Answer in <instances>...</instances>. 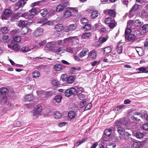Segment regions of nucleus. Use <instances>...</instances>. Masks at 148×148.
Wrapping results in <instances>:
<instances>
[{
	"instance_id": "nucleus-1",
	"label": "nucleus",
	"mask_w": 148,
	"mask_h": 148,
	"mask_svg": "<svg viewBox=\"0 0 148 148\" xmlns=\"http://www.w3.org/2000/svg\"><path fill=\"white\" fill-rule=\"evenodd\" d=\"M147 115L144 114H141L138 112H134L131 118L132 120L134 121H138L140 120V118L141 117L143 119H145Z\"/></svg>"
},
{
	"instance_id": "nucleus-2",
	"label": "nucleus",
	"mask_w": 148,
	"mask_h": 148,
	"mask_svg": "<svg viewBox=\"0 0 148 148\" xmlns=\"http://www.w3.org/2000/svg\"><path fill=\"white\" fill-rule=\"evenodd\" d=\"M77 88H75L72 87L66 90L64 92L65 95L68 97L76 94L77 93Z\"/></svg>"
},
{
	"instance_id": "nucleus-3",
	"label": "nucleus",
	"mask_w": 148,
	"mask_h": 148,
	"mask_svg": "<svg viewBox=\"0 0 148 148\" xmlns=\"http://www.w3.org/2000/svg\"><path fill=\"white\" fill-rule=\"evenodd\" d=\"M111 129H106L105 130L104 134L102 136V139L104 141H108L109 138H108L111 135L112 133Z\"/></svg>"
},
{
	"instance_id": "nucleus-4",
	"label": "nucleus",
	"mask_w": 148,
	"mask_h": 148,
	"mask_svg": "<svg viewBox=\"0 0 148 148\" xmlns=\"http://www.w3.org/2000/svg\"><path fill=\"white\" fill-rule=\"evenodd\" d=\"M125 40L129 42L135 41L136 39V36L133 34H130L128 36H125Z\"/></svg>"
},
{
	"instance_id": "nucleus-5",
	"label": "nucleus",
	"mask_w": 148,
	"mask_h": 148,
	"mask_svg": "<svg viewBox=\"0 0 148 148\" xmlns=\"http://www.w3.org/2000/svg\"><path fill=\"white\" fill-rule=\"evenodd\" d=\"M3 13L2 16V18L7 19V18L10 16L11 11L9 9H5Z\"/></svg>"
},
{
	"instance_id": "nucleus-6",
	"label": "nucleus",
	"mask_w": 148,
	"mask_h": 148,
	"mask_svg": "<svg viewBox=\"0 0 148 148\" xmlns=\"http://www.w3.org/2000/svg\"><path fill=\"white\" fill-rule=\"evenodd\" d=\"M43 32V29L41 27H39L36 29L33 32V34L36 36H38L42 35Z\"/></svg>"
},
{
	"instance_id": "nucleus-7",
	"label": "nucleus",
	"mask_w": 148,
	"mask_h": 148,
	"mask_svg": "<svg viewBox=\"0 0 148 148\" xmlns=\"http://www.w3.org/2000/svg\"><path fill=\"white\" fill-rule=\"evenodd\" d=\"M36 47L35 46L34 47L31 46L30 47L27 46L23 47H22L21 50L23 52H26L31 50H32L35 48H36Z\"/></svg>"
},
{
	"instance_id": "nucleus-8",
	"label": "nucleus",
	"mask_w": 148,
	"mask_h": 148,
	"mask_svg": "<svg viewBox=\"0 0 148 148\" xmlns=\"http://www.w3.org/2000/svg\"><path fill=\"white\" fill-rule=\"evenodd\" d=\"M138 8V5L136 4L134 5L132 8L130 12V16H132L134 14V12L136 11Z\"/></svg>"
},
{
	"instance_id": "nucleus-9",
	"label": "nucleus",
	"mask_w": 148,
	"mask_h": 148,
	"mask_svg": "<svg viewBox=\"0 0 148 148\" xmlns=\"http://www.w3.org/2000/svg\"><path fill=\"white\" fill-rule=\"evenodd\" d=\"M133 135L136 136L137 138L141 139L144 136L143 133L139 132H133Z\"/></svg>"
},
{
	"instance_id": "nucleus-10",
	"label": "nucleus",
	"mask_w": 148,
	"mask_h": 148,
	"mask_svg": "<svg viewBox=\"0 0 148 148\" xmlns=\"http://www.w3.org/2000/svg\"><path fill=\"white\" fill-rule=\"evenodd\" d=\"M56 46L55 42H49L47 44V47L50 50L55 48Z\"/></svg>"
},
{
	"instance_id": "nucleus-11",
	"label": "nucleus",
	"mask_w": 148,
	"mask_h": 148,
	"mask_svg": "<svg viewBox=\"0 0 148 148\" xmlns=\"http://www.w3.org/2000/svg\"><path fill=\"white\" fill-rule=\"evenodd\" d=\"M24 14V13L18 12L16 14L14 15L11 16V20L12 21H13L15 19H18V18L20 17H23Z\"/></svg>"
},
{
	"instance_id": "nucleus-12",
	"label": "nucleus",
	"mask_w": 148,
	"mask_h": 148,
	"mask_svg": "<svg viewBox=\"0 0 148 148\" xmlns=\"http://www.w3.org/2000/svg\"><path fill=\"white\" fill-rule=\"evenodd\" d=\"M72 16L71 11L70 8L65 10L64 13V16L66 18L70 17Z\"/></svg>"
},
{
	"instance_id": "nucleus-13",
	"label": "nucleus",
	"mask_w": 148,
	"mask_h": 148,
	"mask_svg": "<svg viewBox=\"0 0 148 148\" xmlns=\"http://www.w3.org/2000/svg\"><path fill=\"white\" fill-rule=\"evenodd\" d=\"M97 56L96 52L93 51H92L88 53V57L92 60L95 59Z\"/></svg>"
},
{
	"instance_id": "nucleus-14",
	"label": "nucleus",
	"mask_w": 148,
	"mask_h": 148,
	"mask_svg": "<svg viewBox=\"0 0 148 148\" xmlns=\"http://www.w3.org/2000/svg\"><path fill=\"white\" fill-rule=\"evenodd\" d=\"M124 137L125 140L126 141H129L132 140L131 135L128 132H126L124 134Z\"/></svg>"
},
{
	"instance_id": "nucleus-15",
	"label": "nucleus",
	"mask_w": 148,
	"mask_h": 148,
	"mask_svg": "<svg viewBox=\"0 0 148 148\" xmlns=\"http://www.w3.org/2000/svg\"><path fill=\"white\" fill-rule=\"evenodd\" d=\"M7 100V97L3 95H0V102L2 104L5 103Z\"/></svg>"
},
{
	"instance_id": "nucleus-16",
	"label": "nucleus",
	"mask_w": 148,
	"mask_h": 148,
	"mask_svg": "<svg viewBox=\"0 0 148 148\" xmlns=\"http://www.w3.org/2000/svg\"><path fill=\"white\" fill-rule=\"evenodd\" d=\"M27 21H19L18 22L17 25L19 27H24L27 24Z\"/></svg>"
},
{
	"instance_id": "nucleus-17",
	"label": "nucleus",
	"mask_w": 148,
	"mask_h": 148,
	"mask_svg": "<svg viewBox=\"0 0 148 148\" xmlns=\"http://www.w3.org/2000/svg\"><path fill=\"white\" fill-rule=\"evenodd\" d=\"M111 48L110 47H107L104 48L103 50V55L106 56L107 54L109 53L111 51Z\"/></svg>"
},
{
	"instance_id": "nucleus-18",
	"label": "nucleus",
	"mask_w": 148,
	"mask_h": 148,
	"mask_svg": "<svg viewBox=\"0 0 148 148\" xmlns=\"http://www.w3.org/2000/svg\"><path fill=\"white\" fill-rule=\"evenodd\" d=\"M77 25L76 24H72L69 25L68 26V27H67V31H68L70 30H73L77 28Z\"/></svg>"
},
{
	"instance_id": "nucleus-19",
	"label": "nucleus",
	"mask_w": 148,
	"mask_h": 148,
	"mask_svg": "<svg viewBox=\"0 0 148 148\" xmlns=\"http://www.w3.org/2000/svg\"><path fill=\"white\" fill-rule=\"evenodd\" d=\"M28 30V28L25 27H23L20 31V33L22 35H25L27 33Z\"/></svg>"
},
{
	"instance_id": "nucleus-20",
	"label": "nucleus",
	"mask_w": 148,
	"mask_h": 148,
	"mask_svg": "<svg viewBox=\"0 0 148 148\" xmlns=\"http://www.w3.org/2000/svg\"><path fill=\"white\" fill-rule=\"evenodd\" d=\"M117 131L121 135H123L126 132L124 128L121 127H119L117 128Z\"/></svg>"
},
{
	"instance_id": "nucleus-21",
	"label": "nucleus",
	"mask_w": 148,
	"mask_h": 148,
	"mask_svg": "<svg viewBox=\"0 0 148 148\" xmlns=\"http://www.w3.org/2000/svg\"><path fill=\"white\" fill-rule=\"evenodd\" d=\"M68 116L69 118L73 119L76 116V114L74 111L69 112L68 113Z\"/></svg>"
},
{
	"instance_id": "nucleus-22",
	"label": "nucleus",
	"mask_w": 148,
	"mask_h": 148,
	"mask_svg": "<svg viewBox=\"0 0 148 148\" xmlns=\"http://www.w3.org/2000/svg\"><path fill=\"white\" fill-rule=\"evenodd\" d=\"M55 29L57 32H60L63 28V26L60 24H57L55 25Z\"/></svg>"
},
{
	"instance_id": "nucleus-23",
	"label": "nucleus",
	"mask_w": 148,
	"mask_h": 148,
	"mask_svg": "<svg viewBox=\"0 0 148 148\" xmlns=\"http://www.w3.org/2000/svg\"><path fill=\"white\" fill-rule=\"evenodd\" d=\"M31 114L33 118L34 119H36L38 117L39 113L34 110L31 112Z\"/></svg>"
},
{
	"instance_id": "nucleus-24",
	"label": "nucleus",
	"mask_w": 148,
	"mask_h": 148,
	"mask_svg": "<svg viewBox=\"0 0 148 148\" xmlns=\"http://www.w3.org/2000/svg\"><path fill=\"white\" fill-rule=\"evenodd\" d=\"M138 70L139 71L136 72L134 73H133L137 74L141 73H145L146 72V68L144 67H140L138 69Z\"/></svg>"
},
{
	"instance_id": "nucleus-25",
	"label": "nucleus",
	"mask_w": 148,
	"mask_h": 148,
	"mask_svg": "<svg viewBox=\"0 0 148 148\" xmlns=\"http://www.w3.org/2000/svg\"><path fill=\"white\" fill-rule=\"evenodd\" d=\"M32 75L34 78H37L40 76V73L38 71H35L32 72Z\"/></svg>"
},
{
	"instance_id": "nucleus-26",
	"label": "nucleus",
	"mask_w": 148,
	"mask_h": 148,
	"mask_svg": "<svg viewBox=\"0 0 148 148\" xmlns=\"http://www.w3.org/2000/svg\"><path fill=\"white\" fill-rule=\"evenodd\" d=\"M8 92V89L5 88H0V95H3L7 93Z\"/></svg>"
},
{
	"instance_id": "nucleus-27",
	"label": "nucleus",
	"mask_w": 148,
	"mask_h": 148,
	"mask_svg": "<svg viewBox=\"0 0 148 148\" xmlns=\"http://www.w3.org/2000/svg\"><path fill=\"white\" fill-rule=\"evenodd\" d=\"M98 15V12L97 11L93 10L92 12L90 17L94 19L97 17Z\"/></svg>"
},
{
	"instance_id": "nucleus-28",
	"label": "nucleus",
	"mask_w": 148,
	"mask_h": 148,
	"mask_svg": "<svg viewBox=\"0 0 148 148\" xmlns=\"http://www.w3.org/2000/svg\"><path fill=\"white\" fill-rule=\"evenodd\" d=\"M62 68V66L61 65L57 64H55L53 68L56 71H60V70Z\"/></svg>"
},
{
	"instance_id": "nucleus-29",
	"label": "nucleus",
	"mask_w": 148,
	"mask_h": 148,
	"mask_svg": "<svg viewBox=\"0 0 148 148\" xmlns=\"http://www.w3.org/2000/svg\"><path fill=\"white\" fill-rule=\"evenodd\" d=\"M88 52V51L86 50H83L79 54V56L82 58L84 56L86 55Z\"/></svg>"
},
{
	"instance_id": "nucleus-30",
	"label": "nucleus",
	"mask_w": 148,
	"mask_h": 148,
	"mask_svg": "<svg viewBox=\"0 0 148 148\" xmlns=\"http://www.w3.org/2000/svg\"><path fill=\"white\" fill-rule=\"evenodd\" d=\"M143 23V22L138 19L136 20L134 22V24L135 26L138 27L142 25Z\"/></svg>"
},
{
	"instance_id": "nucleus-31",
	"label": "nucleus",
	"mask_w": 148,
	"mask_h": 148,
	"mask_svg": "<svg viewBox=\"0 0 148 148\" xmlns=\"http://www.w3.org/2000/svg\"><path fill=\"white\" fill-rule=\"evenodd\" d=\"M116 24L117 23L116 22L114 19H113L112 22L109 24L108 26L111 28H113L116 26Z\"/></svg>"
},
{
	"instance_id": "nucleus-32",
	"label": "nucleus",
	"mask_w": 148,
	"mask_h": 148,
	"mask_svg": "<svg viewBox=\"0 0 148 148\" xmlns=\"http://www.w3.org/2000/svg\"><path fill=\"white\" fill-rule=\"evenodd\" d=\"M23 17L25 18L26 19H31L32 18V16L30 14L27 12L24 13Z\"/></svg>"
},
{
	"instance_id": "nucleus-33",
	"label": "nucleus",
	"mask_w": 148,
	"mask_h": 148,
	"mask_svg": "<svg viewBox=\"0 0 148 148\" xmlns=\"http://www.w3.org/2000/svg\"><path fill=\"white\" fill-rule=\"evenodd\" d=\"M40 12L42 17H45L47 14V11L46 9H44L40 10Z\"/></svg>"
},
{
	"instance_id": "nucleus-34",
	"label": "nucleus",
	"mask_w": 148,
	"mask_h": 148,
	"mask_svg": "<svg viewBox=\"0 0 148 148\" xmlns=\"http://www.w3.org/2000/svg\"><path fill=\"white\" fill-rule=\"evenodd\" d=\"M91 36V34L90 32L86 33L82 35V37L83 38H88Z\"/></svg>"
},
{
	"instance_id": "nucleus-35",
	"label": "nucleus",
	"mask_w": 148,
	"mask_h": 148,
	"mask_svg": "<svg viewBox=\"0 0 148 148\" xmlns=\"http://www.w3.org/2000/svg\"><path fill=\"white\" fill-rule=\"evenodd\" d=\"M80 22L83 25H85V24L88 23L89 21L87 18H82L80 20Z\"/></svg>"
},
{
	"instance_id": "nucleus-36",
	"label": "nucleus",
	"mask_w": 148,
	"mask_h": 148,
	"mask_svg": "<svg viewBox=\"0 0 148 148\" xmlns=\"http://www.w3.org/2000/svg\"><path fill=\"white\" fill-rule=\"evenodd\" d=\"M74 80V78L73 77V76H70L66 79V81L68 83L71 84L73 82Z\"/></svg>"
},
{
	"instance_id": "nucleus-37",
	"label": "nucleus",
	"mask_w": 148,
	"mask_h": 148,
	"mask_svg": "<svg viewBox=\"0 0 148 148\" xmlns=\"http://www.w3.org/2000/svg\"><path fill=\"white\" fill-rule=\"evenodd\" d=\"M61 116V113L59 112H56L54 113V116L55 119H58L60 118Z\"/></svg>"
},
{
	"instance_id": "nucleus-38",
	"label": "nucleus",
	"mask_w": 148,
	"mask_h": 148,
	"mask_svg": "<svg viewBox=\"0 0 148 148\" xmlns=\"http://www.w3.org/2000/svg\"><path fill=\"white\" fill-rule=\"evenodd\" d=\"M112 20L111 17L109 16L107 17L105 20V23L106 24H109L112 22Z\"/></svg>"
},
{
	"instance_id": "nucleus-39",
	"label": "nucleus",
	"mask_w": 148,
	"mask_h": 148,
	"mask_svg": "<svg viewBox=\"0 0 148 148\" xmlns=\"http://www.w3.org/2000/svg\"><path fill=\"white\" fill-rule=\"evenodd\" d=\"M9 28L8 27H2L1 30L3 33L6 34L8 33L9 30Z\"/></svg>"
},
{
	"instance_id": "nucleus-40",
	"label": "nucleus",
	"mask_w": 148,
	"mask_h": 148,
	"mask_svg": "<svg viewBox=\"0 0 148 148\" xmlns=\"http://www.w3.org/2000/svg\"><path fill=\"white\" fill-rule=\"evenodd\" d=\"M142 28L143 32H148V24L144 25Z\"/></svg>"
},
{
	"instance_id": "nucleus-41",
	"label": "nucleus",
	"mask_w": 148,
	"mask_h": 148,
	"mask_svg": "<svg viewBox=\"0 0 148 148\" xmlns=\"http://www.w3.org/2000/svg\"><path fill=\"white\" fill-rule=\"evenodd\" d=\"M25 100L27 101H30L33 99V97L31 94L27 95L25 97Z\"/></svg>"
},
{
	"instance_id": "nucleus-42",
	"label": "nucleus",
	"mask_w": 148,
	"mask_h": 148,
	"mask_svg": "<svg viewBox=\"0 0 148 148\" xmlns=\"http://www.w3.org/2000/svg\"><path fill=\"white\" fill-rule=\"evenodd\" d=\"M64 8V7L61 5H59L56 8V10L58 12L62 11Z\"/></svg>"
},
{
	"instance_id": "nucleus-43",
	"label": "nucleus",
	"mask_w": 148,
	"mask_h": 148,
	"mask_svg": "<svg viewBox=\"0 0 148 148\" xmlns=\"http://www.w3.org/2000/svg\"><path fill=\"white\" fill-rule=\"evenodd\" d=\"M109 14L111 16L114 17L116 14V12L114 10H109Z\"/></svg>"
},
{
	"instance_id": "nucleus-44",
	"label": "nucleus",
	"mask_w": 148,
	"mask_h": 148,
	"mask_svg": "<svg viewBox=\"0 0 148 148\" xmlns=\"http://www.w3.org/2000/svg\"><path fill=\"white\" fill-rule=\"evenodd\" d=\"M42 108L40 105H37L35 107V109L36 111L38 113L40 112L42 110Z\"/></svg>"
},
{
	"instance_id": "nucleus-45",
	"label": "nucleus",
	"mask_w": 148,
	"mask_h": 148,
	"mask_svg": "<svg viewBox=\"0 0 148 148\" xmlns=\"http://www.w3.org/2000/svg\"><path fill=\"white\" fill-rule=\"evenodd\" d=\"M102 43V38L101 37H100L99 38V40L97 41L95 43V45L97 47L99 46Z\"/></svg>"
},
{
	"instance_id": "nucleus-46",
	"label": "nucleus",
	"mask_w": 148,
	"mask_h": 148,
	"mask_svg": "<svg viewBox=\"0 0 148 148\" xmlns=\"http://www.w3.org/2000/svg\"><path fill=\"white\" fill-rule=\"evenodd\" d=\"M134 23L133 20H130L127 23V27H128L131 28L132 25H133V24Z\"/></svg>"
},
{
	"instance_id": "nucleus-47",
	"label": "nucleus",
	"mask_w": 148,
	"mask_h": 148,
	"mask_svg": "<svg viewBox=\"0 0 148 148\" xmlns=\"http://www.w3.org/2000/svg\"><path fill=\"white\" fill-rule=\"evenodd\" d=\"M3 41V42H7L9 40V37L8 36L4 35L2 38Z\"/></svg>"
},
{
	"instance_id": "nucleus-48",
	"label": "nucleus",
	"mask_w": 148,
	"mask_h": 148,
	"mask_svg": "<svg viewBox=\"0 0 148 148\" xmlns=\"http://www.w3.org/2000/svg\"><path fill=\"white\" fill-rule=\"evenodd\" d=\"M21 38L19 36H14L13 38V41L14 42H19L20 41Z\"/></svg>"
},
{
	"instance_id": "nucleus-49",
	"label": "nucleus",
	"mask_w": 148,
	"mask_h": 148,
	"mask_svg": "<svg viewBox=\"0 0 148 148\" xmlns=\"http://www.w3.org/2000/svg\"><path fill=\"white\" fill-rule=\"evenodd\" d=\"M84 29H85V30H89L91 28V26L89 24H85L83 27Z\"/></svg>"
},
{
	"instance_id": "nucleus-50",
	"label": "nucleus",
	"mask_w": 148,
	"mask_h": 148,
	"mask_svg": "<svg viewBox=\"0 0 148 148\" xmlns=\"http://www.w3.org/2000/svg\"><path fill=\"white\" fill-rule=\"evenodd\" d=\"M62 99L61 96L60 95L56 96L54 98V99L57 102H60Z\"/></svg>"
},
{
	"instance_id": "nucleus-51",
	"label": "nucleus",
	"mask_w": 148,
	"mask_h": 148,
	"mask_svg": "<svg viewBox=\"0 0 148 148\" xmlns=\"http://www.w3.org/2000/svg\"><path fill=\"white\" fill-rule=\"evenodd\" d=\"M36 10L35 8H32L29 11V12L32 16L34 15L36 13Z\"/></svg>"
},
{
	"instance_id": "nucleus-52",
	"label": "nucleus",
	"mask_w": 148,
	"mask_h": 148,
	"mask_svg": "<svg viewBox=\"0 0 148 148\" xmlns=\"http://www.w3.org/2000/svg\"><path fill=\"white\" fill-rule=\"evenodd\" d=\"M123 50V47L122 46H120V47L118 46L117 47V52L119 54H121V53L122 51V50Z\"/></svg>"
},
{
	"instance_id": "nucleus-53",
	"label": "nucleus",
	"mask_w": 148,
	"mask_h": 148,
	"mask_svg": "<svg viewBox=\"0 0 148 148\" xmlns=\"http://www.w3.org/2000/svg\"><path fill=\"white\" fill-rule=\"evenodd\" d=\"M67 77V75L66 74H64L61 75V78L63 81H66V79L68 78Z\"/></svg>"
},
{
	"instance_id": "nucleus-54",
	"label": "nucleus",
	"mask_w": 148,
	"mask_h": 148,
	"mask_svg": "<svg viewBox=\"0 0 148 148\" xmlns=\"http://www.w3.org/2000/svg\"><path fill=\"white\" fill-rule=\"evenodd\" d=\"M87 139H85L84 140H82L81 141H79L77 143H76L75 146H79V145H80L82 143H84V142L86 141Z\"/></svg>"
},
{
	"instance_id": "nucleus-55",
	"label": "nucleus",
	"mask_w": 148,
	"mask_h": 148,
	"mask_svg": "<svg viewBox=\"0 0 148 148\" xmlns=\"http://www.w3.org/2000/svg\"><path fill=\"white\" fill-rule=\"evenodd\" d=\"M110 57H111V55H110ZM109 56L108 55V56L107 57V58H105L103 60V61L104 62H110L111 61V60L109 58Z\"/></svg>"
},
{
	"instance_id": "nucleus-56",
	"label": "nucleus",
	"mask_w": 148,
	"mask_h": 148,
	"mask_svg": "<svg viewBox=\"0 0 148 148\" xmlns=\"http://www.w3.org/2000/svg\"><path fill=\"white\" fill-rule=\"evenodd\" d=\"M133 147L136 148H139L140 146V144L139 143L137 142H134L133 144Z\"/></svg>"
},
{
	"instance_id": "nucleus-57",
	"label": "nucleus",
	"mask_w": 148,
	"mask_h": 148,
	"mask_svg": "<svg viewBox=\"0 0 148 148\" xmlns=\"http://www.w3.org/2000/svg\"><path fill=\"white\" fill-rule=\"evenodd\" d=\"M78 97L79 99L81 100L82 99L85 98L86 97V95L81 93H79L78 94Z\"/></svg>"
},
{
	"instance_id": "nucleus-58",
	"label": "nucleus",
	"mask_w": 148,
	"mask_h": 148,
	"mask_svg": "<svg viewBox=\"0 0 148 148\" xmlns=\"http://www.w3.org/2000/svg\"><path fill=\"white\" fill-rule=\"evenodd\" d=\"M13 48L15 50H17L20 49V47L18 44H14L13 46Z\"/></svg>"
},
{
	"instance_id": "nucleus-59",
	"label": "nucleus",
	"mask_w": 148,
	"mask_h": 148,
	"mask_svg": "<svg viewBox=\"0 0 148 148\" xmlns=\"http://www.w3.org/2000/svg\"><path fill=\"white\" fill-rule=\"evenodd\" d=\"M92 106L91 103H90L88 104L87 106L85 108V110H87L90 109Z\"/></svg>"
},
{
	"instance_id": "nucleus-60",
	"label": "nucleus",
	"mask_w": 148,
	"mask_h": 148,
	"mask_svg": "<svg viewBox=\"0 0 148 148\" xmlns=\"http://www.w3.org/2000/svg\"><path fill=\"white\" fill-rule=\"evenodd\" d=\"M16 33H20V30L18 29H14L11 31V34L13 35Z\"/></svg>"
},
{
	"instance_id": "nucleus-61",
	"label": "nucleus",
	"mask_w": 148,
	"mask_h": 148,
	"mask_svg": "<svg viewBox=\"0 0 148 148\" xmlns=\"http://www.w3.org/2000/svg\"><path fill=\"white\" fill-rule=\"evenodd\" d=\"M47 18H43L40 19V21L38 23H42L47 21Z\"/></svg>"
},
{
	"instance_id": "nucleus-62",
	"label": "nucleus",
	"mask_w": 148,
	"mask_h": 148,
	"mask_svg": "<svg viewBox=\"0 0 148 148\" xmlns=\"http://www.w3.org/2000/svg\"><path fill=\"white\" fill-rule=\"evenodd\" d=\"M129 28V29H128V28H127V29H126L125 30V35H127L128 36V34H129V33H130V32L131 31V28Z\"/></svg>"
},
{
	"instance_id": "nucleus-63",
	"label": "nucleus",
	"mask_w": 148,
	"mask_h": 148,
	"mask_svg": "<svg viewBox=\"0 0 148 148\" xmlns=\"http://www.w3.org/2000/svg\"><path fill=\"white\" fill-rule=\"evenodd\" d=\"M14 125L15 127H19L21 125V123L19 121H16L14 123Z\"/></svg>"
},
{
	"instance_id": "nucleus-64",
	"label": "nucleus",
	"mask_w": 148,
	"mask_h": 148,
	"mask_svg": "<svg viewBox=\"0 0 148 148\" xmlns=\"http://www.w3.org/2000/svg\"><path fill=\"white\" fill-rule=\"evenodd\" d=\"M143 129L146 131H148V124L147 123L143 125Z\"/></svg>"
}]
</instances>
